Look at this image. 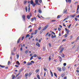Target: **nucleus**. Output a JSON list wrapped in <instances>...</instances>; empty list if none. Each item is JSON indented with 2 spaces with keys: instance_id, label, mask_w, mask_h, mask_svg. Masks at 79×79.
Here are the masks:
<instances>
[{
  "instance_id": "nucleus-22",
  "label": "nucleus",
  "mask_w": 79,
  "mask_h": 79,
  "mask_svg": "<svg viewBox=\"0 0 79 79\" xmlns=\"http://www.w3.org/2000/svg\"><path fill=\"white\" fill-rule=\"evenodd\" d=\"M30 16L29 15H27V18L28 19H30Z\"/></svg>"
},
{
  "instance_id": "nucleus-15",
  "label": "nucleus",
  "mask_w": 79,
  "mask_h": 79,
  "mask_svg": "<svg viewBox=\"0 0 79 79\" xmlns=\"http://www.w3.org/2000/svg\"><path fill=\"white\" fill-rule=\"evenodd\" d=\"M59 57L60 58V61L61 62L62 61V58L60 56H59Z\"/></svg>"
},
{
  "instance_id": "nucleus-42",
  "label": "nucleus",
  "mask_w": 79,
  "mask_h": 79,
  "mask_svg": "<svg viewBox=\"0 0 79 79\" xmlns=\"http://www.w3.org/2000/svg\"><path fill=\"white\" fill-rule=\"evenodd\" d=\"M71 26V24H70L69 26L68 29H69L70 28V27Z\"/></svg>"
},
{
  "instance_id": "nucleus-12",
  "label": "nucleus",
  "mask_w": 79,
  "mask_h": 79,
  "mask_svg": "<svg viewBox=\"0 0 79 79\" xmlns=\"http://www.w3.org/2000/svg\"><path fill=\"white\" fill-rule=\"evenodd\" d=\"M38 11L40 13H42V10H40V9H39Z\"/></svg>"
},
{
  "instance_id": "nucleus-56",
  "label": "nucleus",
  "mask_w": 79,
  "mask_h": 79,
  "mask_svg": "<svg viewBox=\"0 0 79 79\" xmlns=\"http://www.w3.org/2000/svg\"><path fill=\"white\" fill-rule=\"evenodd\" d=\"M31 63H34V61L33 60H32L31 61Z\"/></svg>"
},
{
  "instance_id": "nucleus-46",
  "label": "nucleus",
  "mask_w": 79,
  "mask_h": 79,
  "mask_svg": "<svg viewBox=\"0 0 79 79\" xmlns=\"http://www.w3.org/2000/svg\"><path fill=\"white\" fill-rule=\"evenodd\" d=\"M43 31H44V30H43V29H42V30H41L40 31V34H41V33H42V32H43Z\"/></svg>"
},
{
  "instance_id": "nucleus-55",
  "label": "nucleus",
  "mask_w": 79,
  "mask_h": 79,
  "mask_svg": "<svg viewBox=\"0 0 79 79\" xmlns=\"http://www.w3.org/2000/svg\"><path fill=\"white\" fill-rule=\"evenodd\" d=\"M32 28H31V29H30V31H29V32H32Z\"/></svg>"
},
{
  "instance_id": "nucleus-25",
  "label": "nucleus",
  "mask_w": 79,
  "mask_h": 79,
  "mask_svg": "<svg viewBox=\"0 0 79 79\" xmlns=\"http://www.w3.org/2000/svg\"><path fill=\"white\" fill-rule=\"evenodd\" d=\"M29 52V50H27L25 52V53H26V54H27V53H28Z\"/></svg>"
},
{
  "instance_id": "nucleus-7",
  "label": "nucleus",
  "mask_w": 79,
  "mask_h": 79,
  "mask_svg": "<svg viewBox=\"0 0 79 79\" xmlns=\"http://www.w3.org/2000/svg\"><path fill=\"white\" fill-rule=\"evenodd\" d=\"M64 50V48H62L60 50V53H62V52H63V51Z\"/></svg>"
},
{
  "instance_id": "nucleus-10",
  "label": "nucleus",
  "mask_w": 79,
  "mask_h": 79,
  "mask_svg": "<svg viewBox=\"0 0 79 79\" xmlns=\"http://www.w3.org/2000/svg\"><path fill=\"white\" fill-rule=\"evenodd\" d=\"M23 69L22 68L19 70V73H20L22 72L23 71Z\"/></svg>"
},
{
  "instance_id": "nucleus-58",
  "label": "nucleus",
  "mask_w": 79,
  "mask_h": 79,
  "mask_svg": "<svg viewBox=\"0 0 79 79\" xmlns=\"http://www.w3.org/2000/svg\"><path fill=\"white\" fill-rule=\"evenodd\" d=\"M20 50L21 51H23V48L22 47L20 48Z\"/></svg>"
},
{
  "instance_id": "nucleus-34",
  "label": "nucleus",
  "mask_w": 79,
  "mask_h": 79,
  "mask_svg": "<svg viewBox=\"0 0 79 79\" xmlns=\"http://www.w3.org/2000/svg\"><path fill=\"white\" fill-rule=\"evenodd\" d=\"M24 37H25V36H23V37L22 38V39H21L22 40H24Z\"/></svg>"
},
{
  "instance_id": "nucleus-37",
  "label": "nucleus",
  "mask_w": 79,
  "mask_h": 79,
  "mask_svg": "<svg viewBox=\"0 0 79 79\" xmlns=\"http://www.w3.org/2000/svg\"><path fill=\"white\" fill-rule=\"evenodd\" d=\"M33 56H32L30 58V60H32V59H33Z\"/></svg>"
},
{
  "instance_id": "nucleus-61",
  "label": "nucleus",
  "mask_w": 79,
  "mask_h": 79,
  "mask_svg": "<svg viewBox=\"0 0 79 79\" xmlns=\"http://www.w3.org/2000/svg\"><path fill=\"white\" fill-rule=\"evenodd\" d=\"M44 71H46L47 70V69H46V68H44Z\"/></svg>"
},
{
  "instance_id": "nucleus-48",
  "label": "nucleus",
  "mask_w": 79,
  "mask_h": 79,
  "mask_svg": "<svg viewBox=\"0 0 79 79\" xmlns=\"http://www.w3.org/2000/svg\"><path fill=\"white\" fill-rule=\"evenodd\" d=\"M36 19H37V18L35 17H34V20H35V21H36Z\"/></svg>"
},
{
  "instance_id": "nucleus-59",
  "label": "nucleus",
  "mask_w": 79,
  "mask_h": 79,
  "mask_svg": "<svg viewBox=\"0 0 79 79\" xmlns=\"http://www.w3.org/2000/svg\"><path fill=\"white\" fill-rule=\"evenodd\" d=\"M52 33L54 34V35H55V33L53 32V31L52 32Z\"/></svg>"
},
{
  "instance_id": "nucleus-62",
  "label": "nucleus",
  "mask_w": 79,
  "mask_h": 79,
  "mask_svg": "<svg viewBox=\"0 0 79 79\" xmlns=\"http://www.w3.org/2000/svg\"><path fill=\"white\" fill-rule=\"evenodd\" d=\"M68 18H65L63 20V21H65V20H66V19H67Z\"/></svg>"
},
{
  "instance_id": "nucleus-17",
  "label": "nucleus",
  "mask_w": 79,
  "mask_h": 79,
  "mask_svg": "<svg viewBox=\"0 0 79 79\" xmlns=\"http://www.w3.org/2000/svg\"><path fill=\"white\" fill-rule=\"evenodd\" d=\"M54 74L55 76V77H57V74H56V73H54Z\"/></svg>"
},
{
  "instance_id": "nucleus-53",
  "label": "nucleus",
  "mask_w": 79,
  "mask_h": 79,
  "mask_svg": "<svg viewBox=\"0 0 79 79\" xmlns=\"http://www.w3.org/2000/svg\"><path fill=\"white\" fill-rule=\"evenodd\" d=\"M30 6H31V4H29L28 5V8L31 7H30Z\"/></svg>"
},
{
  "instance_id": "nucleus-36",
  "label": "nucleus",
  "mask_w": 79,
  "mask_h": 79,
  "mask_svg": "<svg viewBox=\"0 0 79 79\" xmlns=\"http://www.w3.org/2000/svg\"><path fill=\"white\" fill-rule=\"evenodd\" d=\"M17 59H18L19 58V54H18V55L17 56Z\"/></svg>"
},
{
  "instance_id": "nucleus-29",
  "label": "nucleus",
  "mask_w": 79,
  "mask_h": 79,
  "mask_svg": "<svg viewBox=\"0 0 79 79\" xmlns=\"http://www.w3.org/2000/svg\"><path fill=\"white\" fill-rule=\"evenodd\" d=\"M21 76H19L17 77V79H21Z\"/></svg>"
},
{
  "instance_id": "nucleus-14",
  "label": "nucleus",
  "mask_w": 79,
  "mask_h": 79,
  "mask_svg": "<svg viewBox=\"0 0 79 79\" xmlns=\"http://www.w3.org/2000/svg\"><path fill=\"white\" fill-rule=\"evenodd\" d=\"M32 6H33V7H35V6L36 5V4H35V3H33L32 4Z\"/></svg>"
},
{
  "instance_id": "nucleus-18",
  "label": "nucleus",
  "mask_w": 79,
  "mask_h": 79,
  "mask_svg": "<svg viewBox=\"0 0 79 79\" xmlns=\"http://www.w3.org/2000/svg\"><path fill=\"white\" fill-rule=\"evenodd\" d=\"M32 64L31 63H27V65H32Z\"/></svg>"
},
{
  "instance_id": "nucleus-40",
  "label": "nucleus",
  "mask_w": 79,
  "mask_h": 79,
  "mask_svg": "<svg viewBox=\"0 0 79 79\" xmlns=\"http://www.w3.org/2000/svg\"><path fill=\"white\" fill-rule=\"evenodd\" d=\"M33 56L34 57H37V55H36V54H34Z\"/></svg>"
},
{
  "instance_id": "nucleus-16",
  "label": "nucleus",
  "mask_w": 79,
  "mask_h": 79,
  "mask_svg": "<svg viewBox=\"0 0 79 79\" xmlns=\"http://www.w3.org/2000/svg\"><path fill=\"white\" fill-rule=\"evenodd\" d=\"M66 12H67V9H66L65 10H64L63 13H66Z\"/></svg>"
},
{
  "instance_id": "nucleus-33",
  "label": "nucleus",
  "mask_w": 79,
  "mask_h": 79,
  "mask_svg": "<svg viewBox=\"0 0 79 79\" xmlns=\"http://www.w3.org/2000/svg\"><path fill=\"white\" fill-rule=\"evenodd\" d=\"M38 59H39V60H41L42 58L40 57V56L38 57Z\"/></svg>"
},
{
  "instance_id": "nucleus-35",
  "label": "nucleus",
  "mask_w": 79,
  "mask_h": 79,
  "mask_svg": "<svg viewBox=\"0 0 79 79\" xmlns=\"http://www.w3.org/2000/svg\"><path fill=\"white\" fill-rule=\"evenodd\" d=\"M64 74L63 73L61 75V77H64Z\"/></svg>"
},
{
  "instance_id": "nucleus-2",
  "label": "nucleus",
  "mask_w": 79,
  "mask_h": 79,
  "mask_svg": "<svg viewBox=\"0 0 79 79\" xmlns=\"http://www.w3.org/2000/svg\"><path fill=\"white\" fill-rule=\"evenodd\" d=\"M25 17H26V16H25V15H23L22 18L23 19V21H25L26 20V19H25Z\"/></svg>"
},
{
  "instance_id": "nucleus-3",
  "label": "nucleus",
  "mask_w": 79,
  "mask_h": 79,
  "mask_svg": "<svg viewBox=\"0 0 79 79\" xmlns=\"http://www.w3.org/2000/svg\"><path fill=\"white\" fill-rule=\"evenodd\" d=\"M48 25H47L43 29V30H44V31H45V30H46V29H47V28L48 27Z\"/></svg>"
},
{
  "instance_id": "nucleus-38",
  "label": "nucleus",
  "mask_w": 79,
  "mask_h": 79,
  "mask_svg": "<svg viewBox=\"0 0 79 79\" xmlns=\"http://www.w3.org/2000/svg\"><path fill=\"white\" fill-rule=\"evenodd\" d=\"M64 36H65V38H66V37H68V35H67V34H65L64 35Z\"/></svg>"
},
{
  "instance_id": "nucleus-13",
  "label": "nucleus",
  "mask_w": 79,
  "mask_h": 79,
  "mask_svg": "<svg viewBox=\"0 0 79 79\" xmlns=\"http://www.w3.org/2000/svg\"><path fill=\"white\" fill-rule=\"evenodd\" d=\"M62 70L63 71H64L65 70V67H62Z\"/></svg>"
},
{
  "instance_id": "nucleus-32",
  "label": "nucleus",
  "mask_w": 79,
  "mask_h": 79,
  "mask_svg": "<svg viewBox=\"0 0 79 79\" xmlns=\"http://www.w3.org/2000/svg\"><path fill=\"white\" fill-rule=\"evenodd\" d=\"M33 3L34 2H33V1H31L30 2V3H31V5H32Z\"/></svg>"
},
{
  "instance_id": "nucleus-52",
  "label": "nucleus",
  "mask_w": 79,
  "mask_h": 79,
  "mask_svg": "<svg viewBox=\"0 0 79 79\" xmlns=\"http://www.w3.org/2000/svg\"><path fill=\"white\" fill-rule=\"evenodd\" d=\"M58 30L59 31H61V28H58Z\"/></svg>"
},
{
  "instance_id": "nucleus-63",
  "label": "nucleus",
  "mask_w": 79,
  "mask_h": 79,
  "mask_svg": "<svg viewBox=\"0 0 79 79\" xmlns=\"http://www.w3.org/2000/svg\"><path fill=\"white\" fill-rule=\"evenodd\" d=\"M49 47H52V45H51V44L50 43H49Z\"/></svg>"
},
{
  "instance_id": "nucleus-19",
  "label": "nucleus",
  "mask_w": 79,
  "mask_h": 79,
  "mask_svg": "<svg viewBox=\"0 0 79 79\" xmlns=\"http://www.w3.org/2000/svg\"><path fill=\"white\" fill-rule=\"evenodd\" d=\"M28 76V73H26L25 75V77L26 78H27V77Z\"/></svg>"
},
{
  "instance_id": "nucleus-41",
  "label": "nucleus",
  "mask_w": 79,
  "mask_h": 79,
  "mask_svg": "<svg viewBox=\"0 0 79 79\" xmlns=\"http://www.w3.org/2000/svg\"><path fill=\"white\" fill-rule=\"evenodd\" d=\"M50 60H51V57L49 56V60L50 61Z\"/></svg>"
},
{
  "instance_id": "nucleus-64",
  "label": "nucleus",
  "mask_w": 79,
  "mask_h": 79,
  "mask_svg": "<svg viewBox=\"0 0 79 79\" xmlns=\"http://www.w3.org/2000/svg\"><path fill=\"white\" fill-rule=\"evenodd\" d=\"M10 64V61H8V65H9V64Z\"/></svg>"
},
{
  "instance_id": "nucleus-1",
  "label": "nucleus",
  "mask_w": 79,
  "mask_h": 79,
  "mask_svg": "<svg viewBox=\"0 0 79 79\" xmlns=\"http://www.w3.org/2000/svg\"><path fill=\"white\" fill-rule=\"evenodd\" d=\"M57 69L60 72L61 71V67H57Z\"/></svg>"
},
{
  "instance_id": "nucleus-51",
  "label": "nucleus",
  "mask_w": 79,
  "mask_h": 79,
  "mask_svg": "<svg viewBox=\"0 0 79 79\" xmlns=\"http://www.w3.org/2000/svg\"><path fill=\"white\" fill-rule=\"evenodd\" d=\"M15 76L14 75V76L13 77L12 79H15Z\"/></svg>"
},
{
  "instance_id": "nucleus-39",
  "label": "nucleus",
  "mask_w": 79,
  "mask_h": 79,
  "mask_svg": "<svg viewBox=\"0 0 79 79\" xmlns=\"http://www.w3.org/2000/svg\"><path fill=\"white\" fill-rule=\"evenodd\" d=\"M37 16H38L39 18H41V17H40V16L39 15V14H38L37 15Z\"/></svg>"
},
{
  "instance_id": "nucleus-49",
  "label": "nucleus",
  "mask_w": 79,
  "mask_h": 79,
  "mask_svg": "<svg viewBox=\"0 0 79 79\" xmlns=\"http://www.w3.org/2000/svg\"><path fill=\"white\" fill-rule=\"evenodd\" d=\"M64 66H66V63H64Z\"/></svg>"
},
{
  "instance_id": "nucleus-5",
  "label": "nucleus",
  "mask_w": 79,
  "mask_h": 79,
  "mask_svg": "<svg viewBox=\"0 0 79 79\" xmlns=\"http://www.w3.org/2000/svg\"><path fill=\"white\" fill-rule=\"evenodd\" d=\"M79 5L78 6V7L77 8V13H76L77 14L78 13V12H79Z\"/></svg>"
},
{
  "instance_id": "nucleus-26",
  "label": "nucleus",
  "mask_w": 79,
  "mask_h": 79,
  "mask_svg": "<svg viewBox=\"0 0 79 79\" xmlns=\"http://www.w3.org/2000/svg\"><path fill=\"white\" fill-rule=\"evenodd\" d=\"M17 64H18V65H20V63L19 62V61H17Z\"/></svg>"
},
{
  "instance_id": "nucleus-24",
  "label": "nucleus",
  "mask_w": 79,
  "mask_h": 79,
  "mask_svg": "<svg viewBox=\"0 0 79 79\" xmlns=\"http://www.w3.org/2000/svg\"><path fill=\"white\" fill-rule=\"evenodd\" d=\"M39 71V69H37L35 70V72L36 73H37Z\"/></svg>"
},
{
  "instance_id": "nucleus-20",
  "label": "nucleus",
  "mask_w": 79,
  "mask_h": 79,
  "mask_svg": "<svg viewBox=\"0 0 79 79\" xmlns=\"http://www.w3.org/2000/svg\"><path fill=\"white\" fill-rule=\"evenodd\" d=\"M75 16H76V14H74L73 15H71L70 16H71V17H72V18H74V17H75Z\"/></svg>"
},
{
  "instance_id": "nucleus-23",
  "label": "nucleus",
  "mask_w": 79,
  "mask_h": 79,
  "mask_svg": "<svg viewBox=\"0 0 79 79\" xmlns=\"http://www.w3.org/2000/svg\"><path fill=\"white\" fill-rule=\"evenodd\" d=\"M27 1L25 0L24 2V5H26V3H27Z\"/></svg>"
},
{
  "instance_id": "nucleus-57",
  "label": "nucleus",
  "mask_w": 79,
  "mask_h": 79,
  "mask_svg": "<svg viewBox=\"0 0 79 79\" xmlns=\"http://www.w3.org/2000/svg\"><path fill=\"white\" fill-rule=\"evenodd\" d=\"M39 2L40 3H41L42 2V0H40L39 1Z\"/></svg>"
},
{
  "instance_id": "nucleus-44",
  "label": "nucleus",
  "mask_w": 79,
  "mask_h": 79,
  "mask_svg": "<svg viewBox=\"0 0 79 79\" xmlns=\"http://www.w3.org/2000/svg\"><path fill=\"white\" fill-rule=\"evenodd\" d=\"M49 34V32H48L46 35H45V36H47L48 35V34Z\"/></svg>"
},
{
  "instance_id": "nucleus-43",
  "label": "nucleus",
  "mask_w": 79,
  "mask_h": 79,
  "mask_svg": "<svg viewBox=\"0 0 79 79\" xmlns=\"http://www.w3.org/2000/svg\"><path fill=\"white\" fill-rule=\"evenodd\" d=\"M75 20L76 21H77V20H78L77 18H75Z\"/></svg>"
},
{
  "instance_id": "nucleus-6",
  "label": "nucleus",
  "mask_w": 79,
  "mask_h": 79,
  "mask_svg": "<svg viewBox=\"0 0 79 79\" xmlns=\"http://www.w3.org/2000/svg\"><path fill=\"white\" fill-rule=\"evenodd\" d=\"M36 45L37 46H38L39 47H40V44L39 43V42L37 43L36 44Z\"/></svg>"
},
{
  "instance_id": "nucleus-47",
  "label": "nucleus",
  "mask_w": 79,
  "mask_h": 79,
  "mask_svg": "<svg viewBox=\"0 0 79 79\" xmlns=\"http://www.w3.org/2000/svg\"><path fill=\"white\" fill-rule=\"evenodd\" d=\"M30 17H31L32 16V13H30Z\"/></svg>"
},
{
  "instance_id": "nucleus-45",
  "label": "nucleus",
  "mask_w": 79,
  "mask_h": 79,
  "mask_svg": "<svg viewBox=\"0 0 79 79\" xmlns=\"http://www.w3.org/2000/svg\"><path fill=\"white\" fill-rule=\"evenodd\" d=\"M67 2H69V3H71V0H68Z\"/></svg>"
},
{
  "instance_id": "nucleus-60",
  "label": "nucleus",
  "mask_w": 79,
  "mask_h": 79,
  "mask_svg": "<svg viewBox=\"0 0 79 79\" xmlns=\"http://www.w3.org/2000/svg\"><path fill=\"white\" fill-rule=\"evenodd\" d=\"M29 74L30 76H31V74H32V73L31 72H30L29 73Z\"/></svg>"
},
{
  "instance_id": "nucleus-8",
  "label": "nucleus",
  "mask_w": 79,
  "mask_h": 79,
  "mask_svg": "<svg viewBox=\"0 0 79 79\" xmlns=\"http://www.w3.org/2000/svg\"><path fill=\"white\" fill-rule=\"evenodd\" d=\"M0 67L1 68H5V65H0Z\"/></svg>"
},
{
  "instance_id": "nucleus-27",
  "label": "nucleus",
  "mask_w": 79,
  "mask_h": 79,
  "mask_svg": "<svg viewBox=\"0 0 79 79\" xmlns=\"http://www.w3.org/2000/svg\"><path fill=\"white\" fill-rule=\"evenodd\" d=\"M35 2L36 4H38V0H36Z\"/></svg>"
},
{
  "instance_id": "nucleus-50",
  "label": "nucleus",
  "mask_w": 79,
  "mask_h": 79,
  "mask_svg": "<svg viewBox=\"0 0 79 79\" xmlns=\"http://www.w3.org/2000/svg\"><path fill=\"white\" fill-rule=\"evenodd\" d=\"M31 21H32H32H34V19L33 18L31 19Z\"/></svg>"
},
{
  "instance_id": "nucleus-4",
  "label": "nucleus",
  "mask_w": 79,
  "mask_h": 79,
  "mask_svg": "<svg viewBox=\"0 0 79 79\" xmlns=\"http://www.w3.org/2000/svg\"><path fill=\"white\" fill-rule=\"evenodd\" d=\"M21 38L20 37L19 38V39L18 40L17 43L18 44H19V42H20V40H21Z\"/></svg>"
},
{
  "instance_id": "nucleus-11",
  "label": "nucleus",
  "mask_w": 79,
  "mask_h": 79,
  "mask_svg": "<svg viewBox=\"0 0 79 79\" xmlns=\"http://www.w3.org/2000/svg\"><path fill=\"white\" fill-rule=\"evenodd\" d=\"M61 17V15H58L57 17V19H59L60 18V17Z\"/></svg>"
},
{
  "instance_id": "nucleus-54",
  "label": "nucleus",
  "mask_w": 79,
  "mask_h": 79,
  "mask_svg": "<svg viewBox=\"0 0 79 79\" xmlns=\"http://www.w3.org/2000/svg\"><path fill=\"white\" fill-rule=\"evenodd\" d=\"M15 67H16V68H18L19 67V65H15Z\"/></svg>"
},
{
  "instance_id": "nucleus-30",
  "label": "nucleus",
  "mask_w": 79,
  "mask_h": 79,
  "mask_svg": "<svg viewBox=\"0 0 79 79\" xmlns=\"http://www.w3.org/2000/svg\"><path fill=\"white\" fill-rule=\"evenodd\" d=\"M25 10H26V12H27V6L25 7Z\"/></svg>"
},
{
  "instance_id": "nucleus-31",
  "label": "nucleus",
  "mask_w": 79,
  "mask_h": 79,
  "mask_svg": "<svg viewBox=\"0 0 79 79\" xmlns=\"http://www.w3.org/2000/svg\"><path fill=\"white\" fill-rule=\"evenodd\" d=\"M43 51H45V48L44 47H43Z\"/></svg>"
},
{
  "instance_id": "nucleus-28",
  "label": "nucleus",
  "mask_w": 79,
  "mask_h": 79,
  "mask_svg": "<svg viewBox=\"0 0 79 79\" xmlns=\"http://www.w3.org/2000/svg\"><path fill=\"white\" fill-rule=\"evenodd\" d=\"M37 77H38V79H40V76L39 75H37Z\"/></svg>"
},
{
  "instance_id": "nucleus-9",
  "label": "nucleus",
  "mask_w": 79,
  "mask_h": 79,
  "mask_svg": "<svg viewBox=\"0 0 79 79\" xmlns=\"http://www.w3.org/2000/svg\"><path fill=\"white\" fill-rule=\"evenodd\" d=\"M30 37V35L28 34L26 35V36L25 37V38L26 39L27 38V37Z\"/></svg>"
},
{
  "instance_id": "nucleus-21",
  "label": "nucleus",
  "mask_w": 79,
  "mask_h": 79,
  "mask_svg": "<svg viewBox=\"0 0 79 79\" xmlns=\"http://www.w3.org/2000/svg\"><path fill=\"white\" fill-rule=\"evenodd\" d=\"M11 55H15V53H14L13 51H11Z\"/></svg>"
}]
</instances>
